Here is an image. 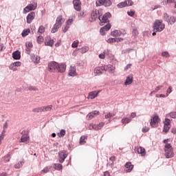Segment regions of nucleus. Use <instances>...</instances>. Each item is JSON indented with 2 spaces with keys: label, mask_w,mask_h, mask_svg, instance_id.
Listing matches in <instances>:
<instances>
[{
  "label": "nucleus",
  "mask_w": 176,
  "mask_h": 176,
  "mask_svg": "<svg viewBox=\"0 0 176 176\" xmlns=\"http://www.w3.org/2000/svg\"><path fill=\"white\" fill-rule=\"evenodd\" d=\"M100 93V91H94L89 94L88 98H91V100H93L94 98H96L97 96H98V94Z\"/></svg>",
  "instance_id": "5701e85b"
},
{
  "label": "nucleus",
  "mask_w": 176,
  "mask_h": 176,
  "mask_svg": "<svg viewBox=\"0 0 176 176\" xmlns=\"http://www.w3.org/2000/svg\"><path fill=\"white\" fill-rule=\"evenodd\" d=\"M126 6H127V3H126V1L120 2L117 5V8H118L119 9L126 8Z\"/></svg>",
  "instance_id": "7c9ffc66"
},
{
  "label": "nucleus",
  "mask_w": 176,
  "mask_h": 176,
  "mask_svg": "<svg viewBox=\"0 0 176 176\" xmlns=\"http://www.w3.org/2000/svg\"><path fill=\"white\" fill-rule=\"evenodd\" d=\"M157 123H159V116H155L151 119L150 126H151V127H156Z\"/></svg>",
  "instance_id": "4468645a"
},
{
  "label": "nucleus",
  "mask_w": 176,
  "mask_h": 176,
  "mask_svg": "<svg viewBox=\"0 0 176 176\" xmlns=\"http://www.w3.org/2000/svg\"><path fill=\"white\" fill-rule=\"evenodd\" d=\"M45 46H53L54 45V41L52 38L50 39L45 38Z\"/></svg>",
  "instance_id": "bb28decb"
},
{
  "label": "nucleus",
  "mask_w": 176,
  "mask_h": 176,
  "mask_svg": "<svg viewBox=\"0 0 176 176\" xmlns=\"http://www.w3.org/2000/svg\"><path fill=\"white\" fill-rule=\"evenodd\" d=\"M52 168V166H46L41 170V174H46V173H49L50 170Z\"/></svg>",
  "instance_id": "72a5a7b5"
},
{
  "label": "nucleus",
  "mask_w": 176,
  "mask_h": 176,
  "mask_svg": "<svg viewBox=\"0 0 176 176\" xmlns=\"http://www.w3.org/2000/svg\"><path fill=\"white\" fill-rule=\"evenodd\" d=\"M12 58H14V60H20V58H21V53L19 51H14L12 53Z\"/></svg>",
  "instance_id": "6ab92c4d"
},
{
  "label": "nucleus",
  "mask_w": 176,
  "mask_h": 176,
  "mask_svg": "<svg viewBox=\"0 0 176 176\" xmlns=\"http://www.w3.org/2000/svg\"><path fill=\"white\" fill-rule=\"evenodd\" d=\"M128 16H130V17H133V16H134V14H135V12L131 10V11H128L127 12Z\"/></svg>",
  "instance_id": "4d7b16f0"
},
{
  "label": "nucleus",
  "mask_w": 176,
  "mask_h": 176,
  "mask_svg": "<svg viewBox=\"0 0 176 176\" xmlns=\"http://www.w3.org/2000/svg\"><path fill=\"white\" fill-rule=\"evenodd\" d=\"M65 133H66V131L65 129H61L60 133H57V135H58V137L61 138L64 137V135H65Z\"/></svg>",
  "instance_id": "c9c22d12"
},
{
  "label": "nucleus",
  "mask_w": 176,
  "mask_h": 176,
  "mask_svg": "<svg viewBox=\"0 0 176 176\" xmlns=\"http://www.w3.org/2000/svg\"><path fill=\"white\" fill-rule=\"evenodd\" d=\"M142 133H148L149 131V129L148 127H144L142 129Z\"/></svg>",
  "instance_id": "338daca9"
},
{
  "label": "nucleus",
  "mask_w": 176,
  "mask_h": 176,
  "mask_svg": "<svg viewBox=\"0 0 176 176\" xmlns=\"http://www.w3.org/2000/svg\"><path fill=\"white\" fill-rule=\"evenodd\" d=\"M111 35L115 37L120 36L122 35V32L120 30H116L111 32Z\"/></svg>",
  "instance_id": "cd10ccee"
},
{
  "label": "nucleus",
  "mask_w": 176,
  "mask_h": 176,
  "mask_svg": "<svg viewBox=\"0 0 176 176\" xmlns=\"http://www.w3.org/2000/svg\"><path fill=\"white\" fill-rule=\"evenodd\" d=\"M104 127V122H100L98 124L91 123L89 124L88 129L89 130H95L96 131H98V130H101Z\"/></svg>",
  "instance_id": "0eeeda50"
},
{
  "label": "nucleus",
  "mask_w": 176,
  "mask_h": 176,
  "mask_svg": "<svg viewBox=\"0 0 176 176\" xmlns=\"http://www.w3.org/2000/svg\"><path fill=\"white\" fill-rule=\"evenodd\" d=\"M53 168H54V170L60 171V170H63V165L61 164H54Z\"/></svg>",
  "instance_id": "c85d7f7f"
},
{
  "label": "nucleus",
  "mask_w": 176,
  "mask_h": 176,
  "mask_svg": "<svg viewBox=\"0 0 176 176\" xmlns=\"http://www.w3.org/2000/svg\"><path fill=\"white\" fill-rule=\"evenodd\" d=\"M125 168H126V173H131V170L134 168V166L131 164V162H126L125 164Z\"/></svg>",
  "instance_id": "412c9836"
},
{
  "label": "nucleus",
  "mask_w": 176,
  "mask_h": 176,
  "mask_svg": "<svg viewBox=\"0 0 176 176\" xmlns=\"http://www.w3.org/2000/svg\"><path fill=\"white\" fill-rule=\"evenodd\" d=\"M114 42H116V38H109L107 40V43H113Z\"/></svg>",
  "instance_id": "5fc2aeb1"
},
{
  "label": "nucleus",
  "mask_w": 176,
  "mask_h": 176,
  "mask_svg": "<svg viewBox=\"0 0 176 176\" xmlns=\"http://www.w3.org/2000/svg\"><path fill=\"white\" fill-rule=\"evenodd\" d=\"M170 119L165 118V121L164 122V126H170Z\"/></svg>",
  "instance_id": "603ef678"
},
{
  "label": "nucleus",
  "mask_w": 176,
  "mask_h": 176,
  "mask_svg": "<svg viewBox=\"0 0 176 176\" xmlns=\"http://www.w3.org/2000/svg\"><path fill=\"white\" fill-rule=\"evenodd\" d=\"M162 57H165V58H168L170 57V54H168V52L165 51L162 53Z\"/></svg>",
  "instance_id": "79ce46f5"
},
{
  "label": "nucleus",
  "mask_w": 176,
  "mask_h": 176,
  "mask_svg": "<svg viewBox=\"0 0 176 176\" xmlns=\"http://www.w3.org/2000/svg\"><path fill=\"white\" fill-rule=\"evenodd\" d=\"M165 157H166V159H171L172 157H174L173 148L171 150H165Z\"/></svg>",
  "instance_id": "dca6fc26"
},
{
  "label": "nucleus",
  "mask_w": 176,
  "mask_h": 176,
  "mask_svg": "<svg viewBox=\"0 0 176 176\" xmlns=\"http://www.w3.org/2000/svg\"><path fill=\"white\" fill-rule=\"evenodd\" d=\"M96 6H105V8H108V6H111L112 5V1L111 0H98L96 2Z\"/></svg>",
  "instance_id": "39448f33"
},
{
  "label": "nucleus",
  "mask_w": 176,
  "mask_h": 176,
  "mask_svg": "<svg viewBox=\"0 0 176 176\" xmlns=\"http://www.w3.org/2000/svg\"><path fill=\"white\" fill-rule=\"evenodd\" d=\"M170 118L172 119H176V111H172L169 113Z\"/></svg>",
  "instance_id": "a18cd8bd"
},
{
  "label": "nucleus",
  "mask_w": 176,
  "mask_h": 176,
  "mask_svg": "<svg viewBox=\"0 0 176 176\" xmlns=\"http://www.w3.org/2000/svg\"><path fill=\"white\" fill-rule=\"evenodd\" d=\"M130 122H131V118H122L121 120V122L123 124H127L130 123Z\"/></svg>",
  "instance_id": "c756f323"
},
{
  "label": "nucleus",
  "mask_w": 176,
  "mask_h": 176,
  "mask_svg": "<svg viewBox=\"0 0 176 176\" xmlns=\"http://www.w3.org/2000/svg\"><path fill=\"white\" fill-rule=\"evenodd\" d=\"M38 8V3L34 1L32 3L28 4L24 9H23V14H27V13L32 12V10H35Z\"/></svg>",
  "instance_id": "20e7f679"
},
{
  "label": "nucleus",
  "mask_w": 176,
  "mask_h": 176,
  "mask_svg": "<svg viewBox=\"0 0 176 176\" xmlns=\"http://www.w3.org/2000/svg\"><path fill=\"white\" fill-rule=\"evenodd\" d=\"M125 3H126V6H133L134 5L133 0H125Z\"/></svg>",
  "instance_id": "37998d69"
},
{
  "label": "nucleus",
  "mask_w": 176,
  "mask_h": 176,
  "mask_svg": "<svg viewBox=\"0 0 176 176\" xmlns=\"http://www.w3.org/2000/svg\"><path fill=\"white\" fill-rule=\"evenodd\" d=\"M28 90H30V91H36L38 89L35 87H29Z\"/></svg>",
  "instance_id": "bf43d9fd"
},
{
  "label": "nucleus",
  "mask_w": 176,
  "mask_h": 176,
  "mask_svg": "<svg viewBox=\"0 0 176 176\" xmlns=\"http://www.w3.org/2000/svg\"><path fill=\"white\" fill-rule=\"evenodd\" d=\"M26 47H30V49L32 47L33 45L32 42H27L25 43Z\"/></svg>",
  "instance_id": "680f3d73"
},
{
  "label": "nucleus",
  "mask_w": 176,
  "mask_h": 176,
  "mask_svg": "<svg viewBox=\"0 0 176 176\" xmlns=\"http://www.w3.org/2000/svg\"><path fill=\"white\" fill-rule=\"evenodd\" d=\"M113 116H115V113H109L104 116V118L105 119H111V118H113Z\"/></svg>",
  "instance_id": "ea45409f"
},
{
  "label": "nucleus",
  "mask_w": 176,
  "mask_h": 176,
  "mask_svg": "<svg viewBox=\"0 0 176 176\" xmlns=\"http://www.w3.org/2000/svg\"><path fill=\"white\" fill-rule=\"evenodd\" d=\"M162 87H163L162 85H159L156 87L155 90L154 91H155V93H157V91H159V90H160V89H162Z\"/></svg>",
  "instance_id": "774afa93"
},
{
  "label": "nucleus",
  "mask_w": 176,
  "mask_h": 176,
  "mask_svg": "<svg viewBox=\"0 0 176 176\" xmlns=\"http://www.w3.org/2000/svg\"><path fill=\"white\" fill-rule=\"evenodd\" d=\"M45 30H46V29L45 28V26L41 25V26L38 28L37 34H43Z\"/></svg>",
  "instance_id": "2f4dec72"
},
{
  "label": "nucleus",
  "mask_w": 176,
  "mask_h": 176,
  "mask_svg": "<svg viewBox=\"0 0 176 176\" xmlns=\"http://www.w3.org/2000/svg\"><path fill=\"white\" fill-rule=\"evenodd\" d=\"M31 59L35 64H39V61L41 60V58L35 54L31 55Z\"/></svg>",
  "instance_id": "4be33fe9"
},
{
  "label": "nucleus",
  "mask_w": 176,
  "mask_h": 176,
  "mask_svg": "<svg viewBox=\"0 0 176 176\" xmlns=\"http://www.w3.org/2000/svg\"><path fill=\"white\" fill-rule=\"evenodd\" d=\"M68 156V151L63 150L58 152L59 163H64L65 159Z\"/></svg>",
  "instance_id": "6e6552de"
},
{
  "label": "nucleus",
  "mask_w": 176,
  "mask_h": 176,
  "mask_svg": "<svg viewBox=\"0 0 176 176\" xmlns=\"http://www.w3.org/2000/svg\"><path fill=\"white\" fill-rule=\"evenodd\" d=\"M61 20H63V16L59 15L56 18V22L54 25V26L51 30V32L52 34H56V32H57V31H58V28H60V27H61V25H63V23H61Z\"/></svg>",
  "instance_id": "7ed1b4c3"
},
{
  "label": "nucleus",
  "mask_w": 176,
  "mask_h": 176,
  "mask_svg": "<svg viewBox=\"0 0 176 176\" xmlns=\"http://www.w3.org/2000/svg\"><path fill=\"white\" fill-rule=\"evenodd\" d=\"M111 68V65H104L102 66V71H109V69Z\"/></svg>",
  "instance_id": "c03bdc74"
},
{
  "label": "nucleus",
  "mask_w": 176,
  "mask_h": 176,
  "mask_svg": "<svg viewBox=\"0 0 176 176\" xmlns=\"http://www.w3.org/2000/svg\"><path fill=\"white\" fill-rule=\"evenodd\" d=\"M162 20L166 21L169 25H173V24H175L176 16H170L167 14V12H164L162 15Z\"/></svg>",
  "instance_id": "f03ea898"
},
{
  "label": "nucleus",
  "mask_w": 176,
  "mask_h": 176,
  "mask_svg": "<svg viewBox=\"0 0 176 176\" xmlns=\"http://www.w3.org/2000/svg\"><path fill=\"white\" fill-rule=\"evenodd\" d=\"M164 148H165L164 151H170V150L173 149V146H171V144H165Z\"/></svg>",
  "instance_id": "a19ab883"
},
{
  "label": "nucleus",
  "mask_w": 176,
  "mask_h": 176,
  "mask_svg": "<svg viewBox=\"0 0 176 176\" xmlns=\"http://www.w3.org/2000/svg\"><path fill=\"white\" fill-rule=\"evenodd\" d=\"M65 69H67V65H65V63H58V66H56V71H58V72L63 74V72H65Z\"/></svg>",
  "instance_id": "f8f14e48"
},
{
  "label": "nucleus",
  "mask_w": 176,
  "mask_h": 176,
  "mask_svg": "<svg viewBox=\"0 0 176 176\" xmlns=\"http://www.w3.org/2000/svg\"><path fill=\"white\" fill-rule=\"evenodd\" d=\"M23 164H24V162H20L14 165V168H21V167H23Z\"/></svg>",
  "instance_id": "58836bf2"
},
{
  "label": "nucleus",
  "mask_w": 176,
  "mask_h": 176,
  "mask_svg": "<svg viewBox=\"0 0 176 176\" xmlns=\"http://www.w3.org/2000/svg\"><path fill=\"white\" fill-rule=\"evenodd\" d=\"M173 92V87H169L166 90V97H168V94Z\"/></svg>",
  "instance_id": "8fccbe9b"
},
{
  "label": "nucleus",
  "mask_w": 176,
  "mask_h": 176,
  "mask_svg": "<svg viewBox=\"0 0 176 176\" xmlns=\"http://www.w3.org/2000/svg\"><path fill=\"white\" fill-rule=\"evenodd\" d=\"M53 108L52 105H48L47 107H42L34 109L32 110V112L39 113V112H47L49 111H52V109Z\"/></svg>",
  "instance_id": "423d86ee"
},
{
  "label": "nucleus",
  "mask_w": 176,
  "mask_h": 176,
  "mask_svg": "<svg viewBox=\"0 0 176 176\" xmlns=\"http://www.w3.org/2000/svg\"><path fill=\"white\" fill-rule=\"evenodd\" d=\"M105 29H104V28H100V34H102V35H105Z\"/></svg>",
  "instance_id": "e2e57ef3"
},
{
  "label": "nucleus",
  "mask_w": 176,
  "mask_h": 176,
  "mask_svg": "<svg viewBox=\"0 0 176 176\" xmlns=\"http://www.w3.org/2000/svg\"><path fill=\"white\" fill-rule=\"evenodd\" d=\"M164 28H166V25L163 23L162 20H155L153 24V31H155V32H162Z\"/></svg>",
  "instance_id": "f257e3e1"
},
{
  "label": "nucleus",
  "mask_w": 176,
  "mask_h": 176,
  "mask_svg": "<svg viewBox=\"0 0 176 176\" xmlns=\"http://www.w3.org/2000/svg\"><path fill=\"white\" fill-rule=\"evenodd\" d=\"M89 47L88 46H83L80 48V52L83 54L85 53H87V52H89Z\"/></svg>",
  "instance_id": "f704fd0d"
},
{
  "label": "nucleus",
  "mask_w": 176,
  "mask_h": 176,
  "mask_svg": "<svg viewBox=\"0 0 176 176\" xmlns=\"http://www.w3.org/2000/svg\"><path fill=\"white\" fill-rule=\"evenodd\" d=\"M78 73H76V67L75 66H71L69 72V76H76Z\"/></svg>",
  "instance_id": "a211bd4d"
},
{
  "label": "nucleus",
  "mask_w": 176,
  "mask_h": 176,
  "mask_svg": "<svg viewBox=\"0 0 176 176\" xmlns=\"http://www.w3.org/2000/svg\"><path fill=\"white\" fill-rule=\"evenodd\" d=\"M43 41H44L43 36H38L37 37V43L41 44V43H42V42H43Z\"/></svg>",
  "instance_id": "49530a36"
},
{
  "label": "nucleus",
  "mask_w": 176,
  "mask_h": 176,
  "mask_svg": "<svg viewBox=\"0 0 176 176\" xmlns=\"http://www.w3.org/2000/svg\"><path fill=\"white\" fill-rule=\"evenodd\" d=\"M86 138L87 137L85 135H82L80 137V145H85V144H86Z\"/></svg>",
  "instance_id": "473e14b6"
},
{
  "label": "nucleus",
  "mask_w": 176,
  "mask_h": 176,
  "mask_svg": "<svg viewBox=\"0 0 176 176\" xmlns=\"http://www.w3.org/2000/svg\"><path fill=\"white\" fill-rule=\"evenodd\" d=\"M57 67H58V63L55 61L50 62L48 64V71L50 72H54L57 69Z\"/></svg>",
  "instance_id": "9d476101"
},
{
  "label": "nucleus",
  "mask_w": 176,
  "mask_h": 176,
  "mask_svg": "<svg viewBox=\"0 0 176 176\" xmlns=\"http://www.w3.org/2000/svg\"><path fill=\"white\" fill-rule=\"evenodd\" d=\"M99 16H100V11L98 10L93 11L91 14V18L92 21H96V20H97V19H98Z\"/></svg>",
  "instance_id": "f3484780"
},
{
  "label": "nucleus",
  "mask_w": 176,
  "mask_h": 176,
  "mask_svg": "<svg viewBox=\"0 0 176 176\" xmlns=\"http://www.w3.org/2000/svg\"><path fill=\"white\" fill-rule=\"evenodd\" d=\"M10 154H7L3 158L4 163H8V162H10Z\"/></svg>",
  "instance_id": "4c0bfd02"
},
{
  "label": "nucleus",
  "mask_w": 176,
  "mask_h": 176,
  "mask_svg": "<svg viewBox=\"0 0 176 176\" xmlns=\"http://www.w3.org/2000/svg\"><path fill=\"white\" fill-rule=\"evenodd\" d=\"M13 63L15 67H20L21 65V62H20V61H16Z\"/></svg>",
  "instance_id": "0e129e2a"
},
{
  "label": "nucleus",
  "mask_w": 176,
  "mask_h": 176,
  "mask_svg": "<svg viewBox=\"0 0 176 176\" xmlns=\"http://www.w3.org/2000/svg\"><path fill=\"white\" fill-rule=\"evenodd\" d=\"M133 83V76H128L124 82L125 86H129V85H131Z\"/></svg>",
  "instance_id": "393cba45"
},
{
  "label": "nucleus",
  "mask_w": 176,
  "mask_h": 176,
  "mask_svg": "<svg viewBox=\"0 0 176 176\" xmlns=\"http://www.w3.org/2000/svg\"><path fill=\"white\" fill-rule=\"evenodd\" d=\"M131 65H132L131 63L126 65V67H124V70L129 71V69H130V68H131Z\"/></svg>",
  "instance_id": "052dcab7"
},
{
  "label": "nucleus",
  "mask_w": 176,
  "mask_h": 176,
  "mask_svg": "<svg viewBox=\"0 0 176 176\" xmlns=\"http://www.w3.org/2000/svg\"><path fill=\"white\" fill-rule=\"evenodd\" d=\"M72 23H74V19H69L67 21V25L69 27V25H72Z\"/></svg>",
  "instance_id": "6e6d98bb"
},
{
  "label": "nucleus",
  "mask_w": 176,
  "mask_h": 176,
  "mask_svg": "<svg viewBox=\"0 0 176 176\" xmlns=\"http://www.w3.org/2000/svg\"><path fill=\"white\" fill-rule=\"evenodd\" d=\"M28 34H30V29L24 30L22 32L21 35L24 38V37L27 36V35H28Z\"/></svg>",
  "instance_id": "e433bc0d"
},
{
  "label": "nucleus",
  "mask_w": 176,
  "mask_h": 176,
  "mask_svg": "<svg viewBox=\"0 0 176 176\" xmlns=\"http://www.w3.org/2000/svg\"><path fill=\"white\" fill-rule=\"evenodd\" d=\"M111 16V12L105 13L101 19V16H98V20H100V23H109V18Z\"/></svg>",
  "instance_id": "1a4fd4ad"
},
{
  "label": "nucleus",
  "mask_w": 176,
  "mask_h": 176,
  "mask_svg": "<svg viewBox=\"0 0 176 176\" xmlns=\"http://www.w3.org/2000/svg\"><path fill=\"white\" fill-rule=\"evenodd\" d=\"M102 71L103 70L102 66L96 67L94 71L95 76H100V75H102Z\"/></svg>",
  "instance_id": "aec40b11"
},
{
  "label": "nucleus",
  "mask_w": 176,
  "mask_h": 176,
  "mask_svg": "<svg viewBox=\"0 0 176 176\" xmlns=\"http://www.w3.org/2000/svg\"><path fill=\"white\" fill-rule=\"evenodd\" d=\"M135 152L139 153L140 155H142V156H145L146 153H145V148L140 146L135 149Z\"/></svg>",
  "instance_id": "b1692460"
},
{
  "label": "nucleus",
  "mask_w": 176,
  "mask_h": 176,
  "mask_svg": "<svg viewBox=\"0 0 176 176\" xmlns=\"http://www.w3.org/2000/svg\"><path fill=\"white\" fill-rule=\"evenodd\" d=\"M113 71H115V67H113L112 65H110V68L109 69L108 72H112Z\"/></svg>",
  "instance_id": "69168bd1"
},
{
  "label": "nucleus",
  "mask_w": 176,
  "mask_h": 176,
  "mask_svg": "<svg viewBox=\"0 0 176 176\" xmlns=\"http://www.w3.org/2000/svg\"><path fill=\"white\" fill-rule=\"evenodd\" d=\"M138 30L136 28H134L132 30V35H133V36H137V35H138Z\"/></svg>",
  "instance_id": "864d4df0"
},
{
  "label": "nucleus",
  "mask_w": 176,
  "mask_h": 176,
  "mask_svg": "<svg viewBox=\"0 0 176 176\" xmlns=\"http://www.w3.org/2000/svg\"><path fill=\"white\" fill-rule=\"evenodd\" d=\"M10 69L12 71H17V68H16V66H14V63H12L9 66Z\"/></svg>",
  "instance_id": "09e8293b"
},
{
  "label": "nucleus",
  "mask_w": 176,
  "mask_h": 176,
  "mask_svg": "<svg viewBox=\"0 0 176 176\" xmlns=\"http://www.w3.org/2000/svg\"><path fill=\"white\" fill-rule=\"evenodd\" d=\"M102 28H104L105 31H109V30H111V24L108 23Z\"/></svg>",
  "instance_id": "3c124183"
},
{
  "label": "nucleus",
  "mask_w": 176,
  "mask_h": 176,
  "mask_svg": "<svg viewBox=\"0 0 176 176\" xmlns=\"http://www.w3.org/2000/svg\"><path fill=\"white\" fill-rule=\"evenodd\" d=\"M78 45H79V41H74V43L72 44V47H77Z\"/></svg>",
  "instance_id": "13d9d810"
},
{
  "label": "nucleus",
  "mask_w": 176,
  "mask_h": 176,
  "mask_svg": "<svg viewBox=\"0 0 176 176\" xmlns=\"http://www.w3.org/2000/svg\"><path fill=\"white\" fill-rule=\"evenodd\" d=\"M34 19H35V12H31L26 17L28 24H31Z\"/></svg>",
  "instance_id": "ddd939ff"
},
{
  "label": "nucleus",
  "mask_w": 176,
  "mask_h": 176,
  "mask_svg": "<svg viewBox=\"0 0 176 176\" xmlns=\"http://www.w3.org/2000/svg\"><path fill=\"white\" fill-rule=\"evenodd\" d=\"M98 115H100V111H93L87 116V120H91V119H93L95 116H98Z\"/></svg>",
  "instance_id": "2eb2a0df"
},
{
  "label": "nucleus",
  "mask_w": 176,
  "mask_h": 176,
  "mask_svg": "<svg viewBox=\"0 0 176 176\" xmlns=\"http://www.w3.org/2000/svg\"><path fill=\"white\" fill-rule=\"evenodd\" d=\"M170 130V125H164V133H168V131Z\"/></svg>",
  "instance_id": "de8ad7c7"
},
{
  "label": "nucleus",
  "mask_w": 176,
  "mask_h": 176,
  "mask_svg": "<svg viewBox=\"0 0 176 176\" xmlns=\"http://www.w3.org/2000/svg\"><path fill=\"white\" fill-rule=\"evenodd\" d=\"M22 137L21 138V142H27L30 140V136L27 134H24V132L21 133Z\"/></svg>",
  "instance_id": "a878e982"
},
{
  "label": "nucleus",
  "mask_w": 176,
  "mask_h": 176,
  "mask_svg": "<svg viewBox=\"0 0 176 176\" xmlns=\"http://www.w3.org/2000/svg\"><path fill=\"white\" fill-rule=\"evenodd\" d=\"M73 4L76 12H80L82 10V3L80 2V0H74Z\"/></svg>",
  "instance_id": "9b49d317"
}]
</instances>
